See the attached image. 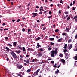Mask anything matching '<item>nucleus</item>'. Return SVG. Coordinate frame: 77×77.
<instances>
[{
	"label": "nucleus",
	"mask_w": 77,
	"mask_h": 77,
	"mask_svg": "<svg viewBox=\"0 0 77 77\" xmlns=\"http://www.w3.org/2000/svg\"><path fill=\"white\" fill-rule=\"evenodd\" d=\"M50 53L51 57H53L57 54V49H55L54 51L52 50L50 52Z\"/></svg>",
	"instance_id": "obj_1"
},
{
	"label": "nucleus",
	"mask_w": 77,
	"mask_h": 77,
	"mask_svg": "<svg viewBox=\"0 0 77 77\" xmlns=\"http://www.w3.org/2000/svg\"><path fill=\"white\" fill-rule=\"evenodd\" d=\"M11 54L13 58H14V59H16V58H17V55L15 53H14V51H12L11 53Z\"/></svg>",
	"instance_id": "obj_2"
},
{
	"label": "nucleus",
	"mask_w": 77,
	"mask_h": 77,
	"mask_svg": "<svg viewBox=\"0 0 77 77\" xmlns=\"http://www.w3.org/2000/svg\"><path fill=\"white\" fill-rule=\"evenodd\" d=\"M65 58L66 59H68L69 58V56H70V54H68L67 53H65Z\"/></svg>",
	"instance_id": "obj_3"
},
{
	"label": "nucleus",
	"mask_w": 77,
	"mask_h": 77,
	"mask_svg": "<svg viewBox=\"0 0 77 77\" xmlns=\"http://www.w3.org/2000/svg\"><path fill=\"white\" fill-rule=\"evenodd\" d=\"M17 68L18 69H21L22 68H23V66L21 64H18L17 66Z\"/></svg>",
	"instance_id": "obj_4"
},
{
	"label": "nucleus",
	"mask_w": 77,
	"mask_h": 77,
	"mask_svg": "<svg viewBox=\"0 0 77 77\" xmlns=\"http://www.w3.org/2000/svg\"><path fill=\"white\" fill-rule=\"evenodd\" d=\"M38 74H37V73L36 72H34L33 74L32 75V77H35V76H36Z\"/></svg>",
	"instance_id": "obj_5"
},
{
	"label": "nucleus",
	"mask_w": 77,
	"mask_h": 77,
	"mask_svg": "<svg viewBox=\"0 0 77 77\" xmlns=\"http://www.w3.org/2000/svg\"><path fill=\"white\" fill-rule=\"evenodd\" d=\"M42 55V53L41 52H40L37 55V56H38V57H41Z\"/></svg>",
	"instance_id": "obj_6"
},
{
	"label": "nucleus",
	"mask_w": 77,
	"mask_h": 77,
	"mask_svg": "<svg viewBox=\"0 0 77 77\" xmlns=\"http://www.w3.org/2000/svg\"><path fill=\"white\" fill-rule=\"evenodd\" d=\"M37 46H36V48H38L39 47H41V46L40 45L39 43H37Z\"/></svg>",
	"instance_id": "obj_7"
},
{
	"label": "nucleus",
	"mask_w": 77,
	"mask_h": 77,
	"mask_svg": "<svg viewBox=\"0 0 77 77\" xmlns=\"http://www.w3.org/2000/svg\"><path fill=\"white\" fill-rule=\"evenodd\" d=\"M17 49H19V48L20 50H21L22 49L21 47V45H18L17 47Z\"/></svg>",
	"instance_id": "obj_8"
},
{
	"label": "nucleus",
	"mask_w": 77,
	"mask_h": 77,
	"mask_svg": "<svg viewBox=\"0 0 77 77\" xmlns=\"http://www.w3.org/2000/svg\"><path fill=\"white\" fill-rule=\"evenodd\" d=\"M16 43H17V42H13V45L14 47H15L17 46V44H16Z\"/></svg>",
	"instance_id": "obj_9"
},
{
	"label": "nucleus",
	"mask_w": 77,
	"mask_h": 77,
	"mask_svg": "<svg viewBox=\"0 0 77 77\" xmlns=\"http://www.w3.org/2000/svg\"><path fill=\"white\" fill-rule=\"evenodd\" d=\"M72 44H71L70 45V46H69L68 47L69 50H71V48H72Z\"/></svg>",
	"instance_id": "obj_10"
},
{
	"label": "nucleus",
	"mask_w": 77,
	"mask_h": 77,
	"mask_svg": "<svg viewBox=\"0 0 77 77\" xmlns=\"http://www.w3.org/2000/svg\"><path fill=\"white\" fill-rule=\"evenodd\" d=\"M73 19H75V22H77V15L76 16H74L73 18Z\"/></svg>",
	"instance_id": "obj_11"
},
{
	"label": "nucleus",
	"mask_w": 77,
	"mask_h": 77,
	"mask_svg": "<svg viewBox=\"0 0 77 77\" xmlns=\"http://www.w3.org/2000/svg\"><path fill=\"white\" fill-rule=\"evenodd\" d=\"M62 35H63V36H68V34H67L65 33H63L62 34Z\"/></svg>",
	"instance_id": "obj_12"
},
{
	"label": "nucleus",
	"mask_w": 77,
	"mask_h": 77,
	"mask_svg": "<svg viewBox=\"0 0 77 77\" xmlns=\"http://www.w3.org/2000/svg\"><path fill=\"white\" fill-rule=\"evenodd\" d=\"M16 53H17L18 54H19V53H21V51L19 50L17 51H15Z\"/></svg>",
	"instance_id": "obj_13"
},
{
	"label": "nucleus",
	"mask_w": 77,
	"mask_h": 77,
	"mask_svg": "<svg viewBox=\"0 0 77 77\" xmlns=\"http://www.w3.org/2000/svg\"><path fill=\"white\" fill-rule=\"evenodd\" d=\"M32 14L33 15L35 16L36 17V16H37V13H33Z\"/></svg>",
	"instance_id": "obj_14"
},
{
	"label": "nucleus",
	"mask_w": 77,
	"mask_h": 77,
	"mask_svg": "<svg viewBox=\"0 0 77 77\" xmlns=\"http://www.w3.org/2000/svg\"><path fill=\"white\" fill-rule=\"evenodd\" d=\"M62 38H60V39L58 40V42H61V41H62Z\"/></svg>",
	"instance_id": "obj_15"
},
{
	"label": "nucleus",
	"mask_w": 77,
	"mask_h": 77,
	"mask_svg": "<svg viewBox=\"0 0 77 77\" xmlns=\"http://www.w3.org/2000/svg\"><path fill=\"white\" fill-rule=\"evenodd\" d=\"M5 48L6 50V51H9V48H8V47H6Z\"/></svg>",
	"instance_id": "obj_16"
},
{
	"label": "nucleus",
	"mask_w": 77,
	"mask_h": 77,
	"mask_svg": "<svg viewBox=\"0 0 77 77\" xmlns=\"http://www.w3.org/2000/svg\"><path fill=\"white\" fill-rule=\"evenodd\" d=\"M31 31V29H28V35H29V34L30 33H29V32H30Z\"/></svg>",
	"instance_id": "obj_17"
},
{
	"label": "nucleus",
	"mask_w": 77,
	"mask_h": 77,
	"mask_svg": "<svg viewBox=\"0 0 77 77\" xmlns=\"http://www.w3.org/2000/svg\"><path fill=\"white\" fill-rule=\"evenodd\" d=\"M61 62H62L63 63H64L65 62V60H64V59H61Z\"/></svg>",
	"instance_id": "obj_18"
},
{
	"label": "nucleus",
	"mask_w": 77,
	"mask_h": 77,
	"mask_svg": "<svg viewBox=\"0 0 77 77\" xmlns=\"http://www.w3.org/2000/svg\"><path fill=\"white\" fill-rule=\"evenodd\" d=\"M22 50L24 52L26 51V48H25L24 47H23Z\"/></svg>",
	"instance_id": "obj_19"
},
{
	"label": "nucleus",
	"mask_w": 77,
	"mask_h": 77,
	"mask_svg": "<svg viewBox=\"0 0 77 77\" xmlns=\"http://www.w3.org/2000/svg\"><path fill=\"white\" fill-rule=\"evenodd\" d=\"M39 71H40V69H39L38 70H37L35 72L37 73V74H38V72H39Z\"/></svg>",
	"instance_id": "obj_20"
},
{
	"label": "nucleus",
	"mask_w": 77,
	"mask_h": 77,
	"mask_svg": "<svg viewBox=\"0 0 77 77\" xmlns=\"http://www.w3.org/2000/svg\"><path fill=\"white\" fill-rule=\"evenodd\" d=\"M30 71H31V70L30 69V68L28 69L27 71V72H30Z\"/></svg>",
	"instance_id": "obj_21"
},
{
	"label": "nucleus",
	"mask_w": 77,
	"mask_h": 77,
	"mask_svg": "<svg viewBox=\"0 0 77 77\" xmlns=\"http://www.w3.org/2000/svg\"><path fill=\"white\" fill-rule=\"evenodd\" d=\"M67 47V44H65L64 45V48L66 49V47Z\"/></svg>",
	"instance_id": "obj_22"
},
{
	"label": "nucleus",
	"mask_w": 77,
	"mask_h": 77,
	"mask_svg": "<svg viewBox=\"0 0 77 77\" xmlns=\"http://www.w3.org/2000/svg\"><path fill=\"white\" fill-rule=\"evenodd\" d=\"M26 63H27L29 64L30 63V60H29L27 59L26 60Z\"/></svg>",
	"instance_id": "obj_23"
},
{
	"label": "nucleus",
	"mask_w": 77,
	"mask_h": 77,
	"mask_svg": "<svg viewBox=\"0 0 77 77\" xmlns=\"http://www.w3.org/2000/svg\"><path fill=\"white\" fill-rule=\"evenodd\" d=\"M52 49V48H51V47H49L48 48V51H50V50H51Z\"/></svg>",
	"instance_id": "obj_24"
},
{
	"label": "nucleus",
	"mask_w": 77,
	"mask_h": 77,
	"mask_svg": "<svg viewBox=\"0 0 77 77\" xmlns=\"http://www.w3.org/2000/svg\"><path fill=\"white\" fill-rule=\"evenodd\" d=\"M39 39H41V37H38V38H37L35 39V40H36V41H38V40H39Z\"/></svg>",
	"instance_id": "obj_25"
},
{
	"label": "nucleus",
	"mask_w": 77,
	"mask_h": 77,
	"mask_svg": "<svg viewBox=\"0 0 77 77\" xmlns=\"http://www.w3.org/2000/svg\"><path fill=\"white\" fill-rule=\"evenodd\" d=\"M59 72V70L57 69L56 71L55 72V73H56V74H58Z\"/></svg>",
	"instance_id": "obj_26"
},
{
	"label": "nucleus",
	"mask_w": 77,
	"mask_h": 77,
	"mask_svg": "<svg viewBox=\"0 0 77 77\" xmlns=\"http://www.w3.org/2000/svg\"><path fill=\"white\" fill-rule=\"evenodd\" d=\"M67 51H68L66 50V49H65L63 50V51H64V52H66Z\"/></svg>",
	"instance_id": "obj_27"
},
{
	"label": "nucleus",
	"mask_w": 77,
	"mask_h": 77,
	"mask_svg": "<svg viewBox=\"0 0 77 77\" xmlns=\"http://www.w3.org/2000/svg\"><path fill=\"white\" fill-rule=\"evenodd\" d=\"M74 59H75L76 60H77V56H75L74 57Z\"/></svg>",
	"instance_id": "obj_28"
},
{
	"label": "nucleus",
	"mask_w": 77,
	"mask_h": 77,
	"mask_svg": "<svg viewBox=\"0 0 77 77\" xmlns=\"http://www.w3.org/2000/svg\"><path fill=\"white\" fill-rule=\"evenodd\" d=\"M40 51H44V48H41L40 49Z\"/></svg>",
	"instance_id": "obj_29"
},
{
	"label": "nucleus",
	"mask_w": 77,
	"mask_h": 77,
	"mask_svg": "<svg viewBox=\"0 0 77 77\" xmlns=\"http://www.w3.org/2000/svg\"><path fill=\"white\" fill-rule=\"evenodd\" d=\"M74 51H77V48H76L75 47L74 48Z\"/></svg>",
	"instance_id": "obj_30"
},
{
	"label": "nucleus",
	"mask_w": 77,
	"mask_h": 77,
	"mask_svg": "<svg viewBox=\"0 0 77 77\" xmlns=\"http://www.w3.org/2000/svg\"><path fill=\"white\" fill-rule=\"evenodd\" d=\"M59 56L60 57H63V55L62 54H60Z\"/></svg>",
	"instance_id": "obj_31"
},
{
	"label": "nucleus",
	"mask_w": 77,
	"mask_h": 77,
	"mask_svg": "<svg viewBox=\"0 0 77 77\" xmlns=\"http://www.w3.org/2000/svg\"><path fill=\"white\" fill-rule=\"evenodd\" d=\"M70 20V16H69L67 18V20L69 21V20Z\"/></svg>",
	"instance_id": "obj_32"
},
{
	"label": "nucleus",
	"mask_w": 77,
	"mask_h": 77,
	"mask_svg": "<svg viewBox=\"0 0 77 77\" xmlns=\"http://www.w3.org/2000/svg\"><path fill=\"white\" fill-rule=\"evenodd\" d=\"M68 14H69V13L68 12L66 11L65 12V15H68Z\"/></svg>",
	"instance_id": "obj_33"
},
{
	"label": "nucleus",
	"mask_w": 77,
	"mask_h": 77,
	"mask_svg": "<svg viewBox=\"0 0 77 77\" xmlns=\"http://www.w3.org/2000/svg\"><path fill=\"white\" fill-rule=\"evenodd\" d=\"M18 76L20 77H21V75L19 73L18 75L17 76L18 77Z\"/></svg>",
	"instance_id": "obj_34"
},
{
	"label": "nucleus",
	"mask_w": 77,
	"mask_h": 77,
	"mask_svg": "<svg viewBox=\"0 0 77 77\" xmlns=\"http://www.w3.org/2000/svg\"><path fill=\"white\" fill-rule=\"evenodd\" d=\"M42 62H41L40 63V64H42V63H45V62H43V61H42Z\"/></svg>",
	"instance_id": "obj_35"
},
{
	"label": "nucleus",
	"mask_w": 77,
	"mask_h": 77,
	"mask_svg": "<svg viewBox=\"0 0 77 77\" xmlns=\"http://www.w3.org/2000/svg\"><path fill=\"white\" fill-rule=\"evenodd\" d=\"M8 45L10 47H12V45H11L10 43L8 44Z\"/></svg>",
	"instance_id": "obj_36"
},
{
	"label": "nucleus",
	"mask_w": 77,
	"mask_h": 77,
	"mask_svg": "<svg viewBox=\"0 0 77 77\" xmlns=\"http://www.w3.org/2000/svg\"><path fill=\"white\" fill-rule=\"evenodd\" d=\"M55 32H59V29H57L55 30Z\"/></svg>",
	"instance_id": "obj_37"
},
{
	"label": "nucleus",
	"mask_w": 77,
	"mask_h": 77,
	"mask_svg": "<svg viewBox=\"0 0 77 77\" xmlns=\"http://www.w3.org/2000/svg\"><path fill=\"white\" fill-rule=\"evenodd\" d=\"M20 73L21 74V75H23L24 74H23V73H22V72H20Z\"/></svg>",
	"instance_id": "obj_38"
},
{
	"label": "nucleus",
	"mask_w": 77,
	"mask_h": 77,
	"mask_svg": "<svg viewBox=\"0 0 77 77\" xmlns=\"http://www.w3.org/2000/svg\"><path fill=\"white\" fill-rule=\"evenodd\" d=\"M71 42V39L69 40L68 41V43H70V42Z\"/></svg>",
	"instance_id": "obj_39"
},
{
	"label": "nucleus",
	"mask_w": 77,
	"mask_h": 77,
	"mask_svg": "<svg viewBox=\"0 0 77 77\" xmlns=\"http://www.w3.org/2000/svg\"><path fill=\"white\" fill-rule=\"evenodd\" d=\"M4 30H9V28H6L4 29Z\"/></svg>",
	"instance_id": "obj_40"
},
{
	"label": "nucleus",
	"mask_w": 77,
	"mask_h": 77,
	"mask_svg": "<svg viewBox=\"0 0 77 77\" xmlns=\"http://www.w3.org/2000/svg\"><path fill=\"white\" fill-rule=\"evenodd\" d=\"M69 29L68 28H66V31H68Z\"/></svg>",
	"instance_id": "obj_41"
},
{
	"label": "nucleus",
	"mask_w": 77,
	"mask_h": 77,
	"mask_svg": "<svg viewBox=\"0 0 77 77\" xmlns=\"http://www.w3.org/2000/svg\"><path fill=\"white\" fill-rule=\"evenodd\" d=\"M50 40H51V41H53L54 40V38H50Z\"/></svg>",
	"instance_id": "obj_42"
},
{
	"label": "nucleus",
	"mask_w": 77,
	"mask_h": 77,
	"mask_svg": "<svg viewBox=\"0 0 77 77\" xmlns=\"http://www.w3.org/2000/svg\"><path fill=\"white\" fill-rule=\"evenodd\" d=\"M30 50H31V51H34V49H33L32 48H30Z\"/></svg>",
	"instance_id": "obj_43"
},
{
	"label": "nucleus",
	"mask_w": 77,
	"mask_h": 77,
	"mask_svg": "<svg viewBox=\"0 0 77 77\" xmlns=\"http://www.w3.org/2000/svg\"><path fill=\"white\" fill-rule=\"evenodd\" d=\"M51 13H52L51 11H49V14H50V15H51Z\"/></svg>",
	"instance_id": "obj_44"
},
{
	"label": "nucleus",
	"mask_w": 77,
	"mask_h": 77,
	"mask_svg": "<svg viewBox=\"0 0 77 77\" xmlns=\"http://www.w3.org/2000/svg\"><path fill=\"white\" fill-rule=\"evenodd\" d=\"M42 14V11H40L39 13V14H40V15H41V14Z\"/></svg>",
	"instance_id": "obj_45"
},
{
	"label": "nucleus",
	"mask_w": 77,
	"mask_h": 77,
	"mask_svg": "<svg viewBox=\"0 0 77 77\" xmlns=\"http://www.w3.org/2000/svg\"><path fill=\"white\" fill-rule=\"evenodd\" d=\"M51 45H54V43H53V42H51Z\"/></svg>",
	"instance_id": "obj_46"
},
{
	"label": "nucleus",
	"mask_w": 77,
	"mask_h": 77,
	"mask_svg": "<svg viewBox=\"0 0 77 77\" xmlns=\"http://www.w3.org/2000/svg\"><path fill=\"white\" fill-rule=\"evenodd\" d=\"M48 36H46V37L45 38L46 39H48Z\"/></svg>",
	"instance_id": "obj_47"
},
{
	"label": "nucleus",
	"mask_w": 77,
	"mask_h": 77,
	"mask_svg": "<svg viewBox=\"0 0 77 77\" xmlns=\"http://www.w3.org/2000/svg\"><path fill=\"white\" fill-rule=\"evenodd\" d=\"M30 2H29V4L27 5L28 6H30Z\"/></svg>",
	"instance_id": "obj_48"
},
{
	"label": "nucleus",
	"mask_w": 77,
	"mask_h": 77,
	"mask_svg": "<svg viewBox=\"0 0 77 77\" xmlns=\"http://www.w3.org/2000/svg\"><path fill=\"white\" fill-rule=\"evenodd\" d=\"M22 31H23V32H24V31H25V29L24 28H23L22 29Z\"/></svg>",
	"instance_id": "obj_49"
},
{
	"label": "nucleus",
	"mask_w": 77,
	"mask_h": 77,
	"mask_svg": "<svg viewBox=\"0 0 77 77\" xmlns=\"http://www.w3.org/2000/svg\"><path fill=\"white\" fill-rule=\"evenodd\" d=\"M35 59H34L32 60V62H35Z\"/></svg>",
	"instance_id": "obj_50"
},
{
	"label": "nucleus",
	"mask_w": 77,
	"mask_h": 77,
	"mask_svg": "<svg viewBox=\"0 0 77 77\" xmlns=\"http://www.w3.org/2000/svg\"><path fill=\"white\" fill-rule=\"evenodd\" d=\"M20 21V19H18L17 20V22H19V21Z\"/></svg>",
	"instance_id": "obj_51"
},
{
	"label": "nucleus",
	"mask_w": 77,
	"mask_h": 77,
	"mask_svg": "<svg viewBox=\"0 0 77 77\" xmlns=\"http://www.w3.org/2000/svg\"><path fill=\"white\" fill-rule=\"evenodd\" d=\"M73 4H72V2L70 4V6H72Z\"/></svg>",
	"instance_id": "obj_52"
},
{
	"label": "nucleus",
	"mask_w": 77,
	"mask_h": 77,
	"mask_svg": "<svg viewBox=\"0 0 77 77\" xmlns=\"http://www.w3.org/2000/svg\"><path fill=\"white\" fill-rule=\"evenodd\" d=\"M58 13L59 14H61V11H60V10H59V11Z\"/></svg>",
	"instance_id": "obj_53"
},
{
	"label": "nucleus",
	"mask_w": 77,
	"mask_h": 77,
	"mask_svg": "<svg viewBox=\"0 0 77 77\" xmlns=\"http://www.w3.org/2000/svg\"><path fill=\"white\" fill-rule=\"evenodd\" d=\"M60 66V64L57 66L58 68H59Z\"/></svg>",
	"instance_id": "obj_54"
},
{
	"label": "nucleus",
	"mask_w": 77,
	"mask_h": 77,
	"mask_svg": "<svg viewBox=\"0 0 77 77\" xmlns=\"http://www.w3.org/2000/svg\"><path fill=\"white\" fill-rule=\"evenodd\" d=\"M48 60H51L52 59L51 58H48Z\"/></svg>",
	"instance_id": "obj_55"
},
{
	"label": "nucleus",
	"mask_w": 77,
	"mask_h": 77,
	"mask_svg": "<svg viewBox=\"0 0 77 77\" xmlns=\"http://www.w3.org/2000/svg\"><path fill=\"white\" fill-rule=\"evenodd\" d=\"M36 8L37 9H39V6H36Z\"/></svg>",
	"instance_id": "obj_56"
},
{
	"label": "nucleus",
	"mask_w": 77,
	"mask_h": 77,
	"mask_svg": "<svg viewBox=\"0 0 77 77\" xmlns=\"http://www.w3.org/2000/svg\"><path fill=\"white\" fill-rule=\"evenodd\" d=\"M29 57V55L27 54L26 55V57Z\"/></svg>",
	"instance_id": "obj_57"
},
{
	"label": "nucleus",
	"mask_w": 77,
	"mask_h": 77,
	"mask_svg": "<svg viewBox=\"0 0 77 77\" xmlns=\"http://www.w3.org/2000/svg\"><path fill=\"white\" fill-rule=\"evenodd\" d=\"M46 29V27H45L43 29V30H45V29Z\"/></svg>",
	"instance_id": "obj_58"
},
{
	"label": "nucleus",
	"mask_w": 77,
	"mask_h": 77,
	"mask_svg": "<svg viewBox=\"0 0 77 77\" xmlns=\"http://www.w3.org/2000/svg\"><path fill=\"white\" fill-rule=\"evenodd\" d=\"M20 57L21 58H23V56H22L21 55H20Z\"/></svg>",
	"instance_id": "obj_59"
},
{
	"label": "nucleus",
	"mask_w": 77,
	"mask_h": 77,
	"mask_svg": "<svg viewBox=\"0 0 77 77\" xmlns=\"http://www.w3.org/2000/svg\"><path fill=\"white\" fill-rule=\"evenodd\" d=\"M67 8V9H69V8H70V7H69V6H68Z\"/></svg>",
	"instance_id": "obj_60"
},
{
	"label": "nucleus",
	"mask_w": 77,
	"mask_h": 77,
	"mask_svg": "<svg viewBox=\"0 0 77 77\" xmlns=\"http://www.w3.org/2000/svg\"><path fill=\"white\" fill-rule=\"evenodd\" d=\"M56 65H54V66H53V67H54V68H56Z\"/></svg>",
	"instance_id": "obj_61"
},
{
	"label": "nucleus",
	"mask_w": 77,
	"mask_h": 77,
	"mask_svg": "<svg viewBox=\"0 0 77 77\" xmlns=\"http://www.w3.org/2000/svg\"><path fill=\"white\" fill-rule=\"evenodd\" d=\"M51 63H54V61H51Z\"/></svg>",
	"instance_id": "obj_62"
},
{
	"label": "nucleus",
	"mask_w": 77,
	"mask_h": 77,
	"mask_svg": "<svg viewBox=\"0 0 77 77\" xmlns=\"http://www.w3.org/2000/svg\"><path fill=\"white\" fill-rule=\"evenodd\" d=\"M56 37L57 39H59V37H58V36H56Z\"/></svg>",
	"instance_id": "obj_63"
},
{
	"label": "nucleus",
	"mask_w": 77,
	"mask_h": 77,
	"mask_svg": "<svg viewBox=\"0 0 77 77\" xmlns=\"http://www.w3.org/2000/svg\"><path fill=\"white\" fill-rule=\"evenodd\" d=\"M7 61H9V58H7Z\"/></svg>",
	"instance_id": "obj_64"
}]
</instances>
